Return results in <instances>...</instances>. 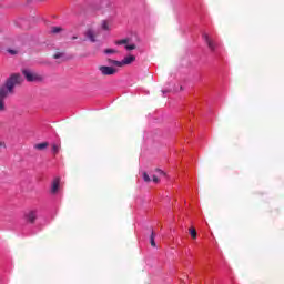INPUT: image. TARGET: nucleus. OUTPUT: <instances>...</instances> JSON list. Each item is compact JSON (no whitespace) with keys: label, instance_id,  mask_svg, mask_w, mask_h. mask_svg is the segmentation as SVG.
Segmentation results:
<instances>
[{"label":"nucleus","instance_id":"f257e3e1","mask_svg":"<svg viewBox=\"0 0 284 284\" xmlns=\"http://www.w3.org/2000/svg\"><path fill=\"white\" fill-rule=\"evenodd\" d=\"M21 83H23L21 73H12L0 89L7 97H10V94H14V88H17V85H21Z\"/></svg>","mask_w":284,"mask_h":284},{"label":"nucleus","instance_id":"f03ea898","mask_svg":"<svg viewBox=\"0 0 284 284\" xmlns=\"http://www.w3.org/2000/svg\"><path fill=\"white\" fill-rule=\"evenodd\" d=\"M22 74L28 83H41L43 81V75L31 69H22Z\"/></svg>","mask_w":284,"mask_h":284},{"label":"nucleus","instance_id":"7ed1b4c3","mask_svg":"<svg viewBox=\"0 0 284 284\" xmlns=\"http://www.w3.org/2000/svg\"><path fill=\"white\" fill-rule=\"evenodd\" d=\"M99 70L103 77H112L113 74H116V69L112 67L101 65L99 67Z\"/></svg>","mask_w":284,"mask_h":284},{"label":"nucleus","instance_id":"20e7f679","mask_svg":"<svg viewBox=\"0 0 284 284\" xmlns=\"http://www.w3.org/2000/svg\"><path fill=\"white\" fill-rule=\"evenodd\" d=\"M203 39H204L207 48L211 50V52H214L216 50V42H214V40H212V38H210V36H207V33L203 34Z\"/></svg>","mask_w":284,"mask_h":284},{"label":"nucleus","instance_id":"39448f33","mask_svg":"<svg viewBox=\"0 0 284 284\" xmlns=\"http://www.w3.org/2000/svg\"><path fill=\"white\" fill-rule=\"evenodd\" d=\"M6 99L8 95L0 89V112H6Z\"/></svg>","mask_w":284,"mask_h":284},{"label":"nucleus","instance_id":"423d86ee","mask_svg":"<svg viewBox=\"0 0 284 284\" xmlns=\"http://www.w3.org/2000/svg\"><path fill=\"white\" fill-rule=\"evenodd\" d=\"M24 216L28 223H34L37 221V211H29Z\"/></svg>","mask_w":284,"mask_h":284},{"label":"nucleus","instance_id":"0eeeda50","mask_svg":"<svg viewBox=\"0 0 284 284\" xmlns=\"http://www.w3.org/2000/svg\"><path fill=\"white\" fill-rule=\"evenodd\" d=\"M61 184V178H55L52 182L51 193L57 194L59 192V185Z\"/></svg>","mask_w":284,"mask_h":284},{"label":"nucleus","instance_id":"6e6552de","mask_svg":"<svg viewBox=\"0 0 284 284\" xmlns=\"http://www.w3.org/2000/svg\"><path fill=\"white\" fill-rule=\"evenodd\" d=\"M85 37H87V39H89L91 41V43H97V33L94 32V30L89 29L85 32Z\"/></svg>","mask_w":284,"mask_h":284},{"label":"nucleus","instance_id":"1a4fd4ad","mask_svg":"<svg viewBox=\"0 0 284 284\" xmlns=\"http://www.w3.org/2000/svg\"><path fill=\"white\" fill-rule=\"evenodd\" d=\"M134 61H136V57H134V55L125 57V58L122 60V67H123V65H130V63H134Z\"/></svg>","mask_w":284,"mask_h":284},{"label":"nucleus","instance_id":"9d476101","mask_svg":"<svg viewBox=\"0 0 284 284\" xmlns=\"http://www.w3.org/2000/svg\"><path fill=\"white\" fill-rule=\"evenodd\" d=\"M108 62L110 63V65H116V68H123L122 61L109 59Z\"/></svg>","mask_w":284,"mask_h":284},{"label":"nucleus","instance_id":"9b49d317","mask_svg":"<svg viewBox=\"0 0 284 284\" xmlns=\"http://www.w3.org/2000/svg\"><path fill=\"white\" fill-rule=\"evenodd\" d=\"M128 43H130V39L129 38L115 41V45H128Z\"/></svg>","mask_w":284,"mask_h":284},{"label":"nucleus","instance_id":"f8f14e48","mask_svg":"<svg viewBox=\"0 0 284 284\" xmlns=\"http://www.w3.org/2000/svg\"><path fill=\"white\" fill-rule=\"evenodd\" d=\"M49 143L48 142H42L39 144H36L34 148L36 150H45V148H48Z\"/></svg>","mask_w":284,"mask_h":284},{"label":"nucleus","instance_id":"ddd939ff","mask_svg":"<svg viewBox=\"0 0 284 284\" xmlns=\"http://www.w3.org/2000/svg\"><path fill=\"white\" fill-rule=\"evenodd\" d=\"M52 34H59V32H63V28L61 27H52L51 28Z\"/></svg>","mask_w":284,"mask_h":284},{"label":"nucleus","instance_id":"4468645a","mask_svg":"<svg viewBox=\"0 0 284 284\" xmlns=\"http://www.w3.org/2000/svg\"><path fill=\"white\" fill-rule=\"evenodd\" d=\"M155 234L154 231H152L151 236H150V244L152 247H156V242L154 241Z\"/></svg>","mask_w":284,"mask_h":284},{"label":"nucleus","instance_id":"2eb2a0df","mask_svg":"<svg viewBox=\"0 0 284 284\" xmlns=\"http://www.w3.org/2000/svg\"><path fill=\"white\" fill-rule=\"evenodd\" d=\"M61 150L60 144H52V152L53 154H59V151Z\"/></svg>","mask_w":284,"mask_h":284},{"label":"nucleus","instance_id":"dca6fc26","mask_svg":"<svg viewBox=\"0 0 284 284\" xmlns=\"http://www.w3.org/2000/svg\"><path fill=\"white\" fill-rule=\"evenodd\" d=\"M63 57H65V53L60 51L53 54V59H63Z\"/></svg>","mask_w":284,"mask_h":284},{"label":"nucleus","instance_id":"f3484780","mask_svg":"<svg viewBox=\"0 0 284 284\" xmlns=\"http://www.w3.org/2000/svg\"><path fill=\"white\" fill-rule=\"evenodd\" d=\"M142 176H143V181L145 183H150V181H152V179H150V175L148 174V172H143Z\"/></svg>","mask_w":284,"mask_h":284},{"label":"nucleus","instance_id":"a211bd4d","mask_svg":"<svg viewBox=\"0 0 284 284\" xmlns=\"http://www.w3.org/2000/svg\"><path fill=\"white\" fill-rule=\"evenodd\" d=\"M189 232H190L192 239H196V229L191 227V229H189Z\"/></svg>","mask_w":284,"mask_h":284},{"label":"nucleus","instance_id":"6ab92c4d","mask_svg":"<svg viewBox=\"0 0 284 284\" xmlns=\"http://www.w3.org/2000/svg\"><path fill=\"white\" fill-rule=\"evenodd\" d=\"M125 50H129V51H131V50H136V44H126L125 47Z\"/></svg>","mask_w":284,"mask_h":284},{"label":"nucleus","instance_id":"aec40b11","mask_svg":"<svg viewBox=\"0 0 284 284\" xmlns=\"http://www.w3.org/2000/svg\"><path fill=\"white\" fill-rule=\"evenodd\" d=\"M105 54H115V50H113V49H106L105 51Z\"/></svg>","mask_w":284,"mask_h":284},{"label":"nucleus","instance_id":"412c9836","mask_svg":"<svg viewBox=\"0 0 284 284\" xmlns=\"http://www.w3.org/2000/svg\"><path fill=\"white\" fill-rule=\"evenodd\" d=\"M156 172H159L162 176H165V172H163V170L156 169Z\"/></svg>","mask_w":284,"mask_h":284},{"label":"nucleus","instance_id":"4be33fe9","mask_svg":"<svg viewBox=\"0 0 284 284\" xmlns=\"http://www.w3.org/2000/svg\"><path fill=\"white\" fill-rule=\"evenodd\" d=\"M159 178L156 175H153V183H159Z\"/></svg>","mask_w":284,"mask_h":284},{"label":"nucleus","instance_id":"5701e85b","mask_svg":"<svg viewBox=\"0 0 284 284\" xmlns=\"http://www.w3.org/2000/svg\"><path fill=\"white\" fill-rule=\"evenodd\" d=\"M0 148H4L6 149V142H1L0 141Z\"/></svg>","mask_w":284,"mask_h":284},{"label":"nucleus","instance_id":"b1692460","mask_svg":"<svg viewBox=\"0 0 284 284\" xmlns=\"http://www.w3.org/2000/svg\"><path fill=\"white\" fill-rule=\"evenodd\" d=\"M9 54H17V51H14V50H9Z\"/></svg>","mask_w":284,"mask_h":284},{"label":"nucleus","instance_id":"393cba45","mask_svg":"<svg viewBox=\"0 0 284 284\" xmlns=\"http://www.w3.org/2000/svg\"><path fill=\"white\" fill-rule=\"evenodd\" d=\"M102 28H103V30H108V23H104V24L102 26Z\"/></svg>","mask_w":284,"mask_h":284},{"label":"nucleus","instance_id":"a878e982","mask_svg":"<svg viewBox=\"0 0 284 284\" xmlns=\"http://www.w3.org/2000/svg\"><path fill=\"white\" fill-rule=\"evenodd\" d=\"M72 39H73V40L77 39V36L72 37Z\"/></svg>","mask_w":284,"mask_h":284}]
</instances>
